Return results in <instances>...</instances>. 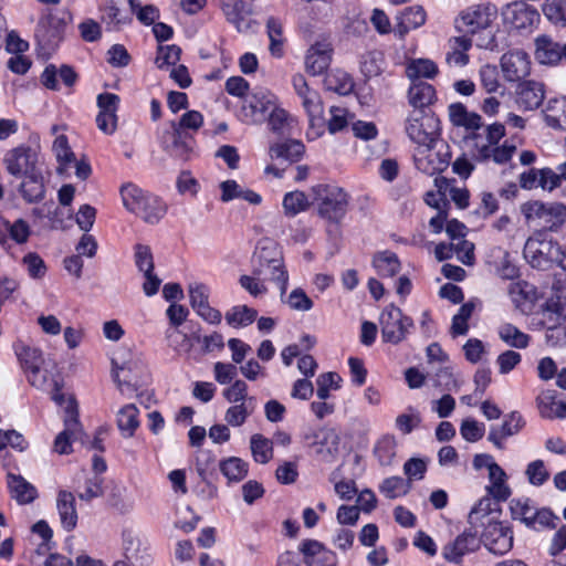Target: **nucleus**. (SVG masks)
I'll use <instances>...</instances> for the list:
<instances>
[{"instance_id": "obj_1", "label": "nucleus", "mask_w": 566, "mask_h": 566, "mask_svg": "<svg viewBox=\"0 0 566 566\" xmlns=\"http://www.w3.org/2000/svg\"><path fill=\"white\" fill-rule=\"evenodd\" d=\"M504 136L505 127L500 123L474 130L471 136L474 158L481 161L492 160L495 164L507 163L515 153L516 147L507 142L499 145V142Z\"/></svg>"}, {"instance_id": "obj_2", "label": "nucleus", "mask_w": 566, "mask_h": 566, "mask_svg": "<svg viewBox=\"0 0 566 566\" xmlns=\"http://www.w3.org/2000/svg\"><path fill=\"white\" fill-rule=\"evenodd\" d=\"M52 386L51 398L64 410V429L54 439L53 452L70 454L73 451L72 440L77 438L82 431L78 406L73 395L62 392V387L57 381H53Z\"/></svg>"}, {"instance_id": "obj_3", "label": "nucleus", "mask_w": 566, "mask_h": 566, "mask_svg": "<svg viewBox=\"0 0 566 566\" xmlns=\"http://www.w3.org/2000/svg\"><path fill=\"white\" fill-rule=\"evenodd\" d=\"M112 374L123 395H132L147 378L144 360L126 348H119L112 358Z\"/></svg>"}, {"instance_id": "obj_4", "label": "nucleus", "mask_w": 566, "mask_h": 566, "mask_svg": "<svg viewBox=\"0 0 566 566\" xmlns=\"http://www.w3.org/2000/svg\"><path fill=\"white\" fill-rule=\"evenodd\" d=\"M521 213L534 231L556 233L566 224V205L558 201L531 200L521 206Z\"/></svg>"}, {"instance_id": "obj_5", "label": "nucleus", "mask_w": 566, "mask_h": 566, "mask_svg": "<svg viewBox=\"0 0 566 566\" xmlns=\"http://www.w3.org/2000/svg\"><path fill=\"white\" fill-rule=\"evenodd\" d=\"M292 84L296 94L302 99V105L308 116L310 127L306 133L307 139L315 140L323 135L325 129L321 96L308 86L302 74H295L292 78Z\"/></svg>"}, {"instance_id": "obj_6", "label": "nucleus", "mask_w": 566, "mask_h": 566, "mask_svg": "<svg viewBox=\"0 0 566 566\" xmlns=\"http://www.w3.org/2000/svg\"><path fill=\"white\" fill-rule=\"evenodd\" d=\"M559 242L544 231H534L526 240L523 256L534 269L548 270L554 265Z\"/></svg>"}, {"instance_id": "obj_7", "label": "nucleus", "mask_w": 566, "mask_h": 566, "mask_svg": "<svg viewBox=\"0 0 566 566\" xmlns=\"http://www.w3.org/2000/svg\"><path fill=\"white\" fill-rule=\"evenodd\" d=\"M497 18V8L490 3L470 6L454 19V29L463 35H473L492 27Z\"/></svg>"}, {"instance_id": "obj_8", "label": "nucleus", "mask_w": 566, "mask_h": 566, "mask_svg": "<svg viewBox=\"0 0 566 566\" xmlns=\"http://www.w3.org/2000/svg\"><path fill=\"white\" fill-rule=\"evenodd\" d=\"M450 158L449 146L441 138L417 146L413 153L416 168L428 176L447 169Z\"/></svg>"}, {"instance_id": "obj_9", "label": "nucleus", "mask_w": 566, "mask_h": 566, "mask_svg": "<svg viewBox=\"0 0 566 566\" xmlns=\"http://www.w3.org/2000/svg\"><path fill=\"white\" fill-rule=\"evenodd\" d=\"M317 200L318 214L331 221L338 222L346 213L348 195L338 187L319 185L313 188Z\"/></svg>"}, {"instance_id": "obj_10", "label": "nucleus", "mask_w": 566, "mask_h": 566, "mask_svg": "<svg viewBox=\"0 0 566 566\" xmlns=\"http://www.w3.org/2000/svg\"><path fill=\"white\" fill-rule=\"evenodd\" d=\"M412 319L405 316L400 308L390 305L380 316L381 338L385 343H401L412 327Z\"/></svg>"}, {"instance_id": "obj_11", "label": "nucleus", "mask_w": 566, "mask_h": 566, "mask_svg": "<svg viewBox=\"0 0 566 566\" xmlns=\"http://www.w3.org/2000/svg\"><path fill=\"white\" fill-rule=\"evenodd\" d=\"M303 438L306 444L326 462L333 461L338 453L339 436L335 429L327 427L308 429Z\"/></svg>"}, {"instance_id": "obj_12", "label": "nucleus", "mask_w": 566, "mask_h": 566, "mask_svg": "<svg viewBox=\"0 0 566 566\" xmlns=\"http://www.w3.org/2000/svg\"><path fill=\"white\" fill-rule=\"evenodd\" d=\"M406 133L417 146L440 139L436 119L421 109H413L409 114L406 120Z\"/></svg>"}, {"instance_id": "obj_13", "label": "nucleus", "mask_w": 566, "mask_h": 566, "mask_svg": "<svg viewBox=\"0 0 566 566\" xmlns=\"http://www.w3.org/2000/svg\"><path fill=\"white\" fill-rule=\"evenodd\" d=\"M482 541L485 547L495 555H504L513 547V532L511 527L500 521L486 516Z\"/></svg>"}, {"instance_id": "obj_14", "label": "nucleus", "mask_w": 566, "mask_h": 566, "mask_svg": "<svg viewBox=\"0 0 566 566\" xmlns=\"http://www.w3.org/2000/svg\"><path fill=\"white\" fill-rule=\"evenodd\" d=\"M17 356L28 373L30 384L38 389H46L48 371L43 369L44 359L39 349L25 345L17 348Z\"/></svg>"}, {"instance_id": "obj_15", "label": "nucleus", "mask_w": 566, "mask_h": 566, "mask_svg": "<svg viewBox=\"0 0 566 566\" xmlns=\"http://www.w3.org/2000/svg\"><path fill=\"white\" fill-rule=\"evenodd\" d=\"M566 311V286L560 282L552 286V295L541 306L538 311L539 324L543 327L551 328L560 325V321Z\"/></svg>"}, {"instance_id": "obj_16", "label": "nucleus", "mask_w": 566, "mask_h": 566, "mask_svg": "<svg viewBox=\"0 0 566 566\" xmlns=\"http://www.w3.org/2000/svg\"><path fill=\"white\" fill-rule=\"evenodd\" d=\"M507 295L515 310L523 314H531L543 293L532 283L525 280L511 282L506 289Z\"/></svg>"}, {"instance_id": "obj_17", "label": "nucleus", "mask_w": 566, "mask_h": 566, "mask_svg": "<svg viewBox=\"0 0 566 566\" xmlns=\"http://www.w3.org/2000/svg\"><path fill=\"white\" fill-rule=\"evenodd\" d=\"M3 164L8 172L15 177L39 171L38 153L28 146H19L9 150L3 158Z\"/></svg>"}, {"instance_id": "obj_18", "label": "nucleus", "mask_w": 566, "mask_h": 566, "mask_svg": "<svg viewBox=\"0 0 566 566\" xmlns=\"http://www.w3.org/2000/svg\"><path fill=\"white\" fill-rule=\"evenodd\" d=\"M501 70L507 82H517L530 75L532 62L523 50H512L504 53L500 60Z\"/></svg>"}, {"instance_id": "obj_19", "label": "nucleus", "mask_w": 566, "mask_h": 566, "mask_svg": "<svg viewBox=\"0 0 566 566\" xmlns=\"http://www.w3.org/2000/svg\"><path fill=\"white\" fill-rule=\"evenodd\" d=\"M502 18L505 24L521 30L535 25L539 20V13L525 2L515 1L502 9Z\"/></svg>"}, {"instance_id": "obj_20", "label": "nucleus", "mask_w": 566, "mask_h": 566, "mask_svg": "<svg viewBox=\"0 0 566 566\" xmlns=\"http://www.w3.org/2000/svg\"><path fill=\"white\" fill-rule=\"evenodd\" d=\"M189 298L192 308L206 322L218 325L221 322V313L209 305V290L205 284L191 283L188 286Z\"/></svg>"}, {"instance_id": "obj_21", "label": "nucleus", "mask_w": 566, "mask_h": 566, "mask_svg": "<svg viewBox=\"0 0 566 566\" xmlns=\"http://www.w3.org/2000/svg\"><path fill=\"white\" fill-rule=\"evenodd\" d=\"M119 97L113 93H103L97 96V106L99 112L96 116V124L98 129L106 134L112 135L117 128V109Z\"/></svg>"}, {"instance_id": "obj_22", "label": "nucleus", "mask_w": 566, "mask_h": 566, "mask_svg": "<svg viewBox=\"0 0 566 566\" xmlns=\"http://www.w3.org/2000/svg\"><path fill=\"white\" fill-rule=\"evenodd\" d=\"M535 60L543 65H557L566 59V43L560 44L552 36L542 34L534 40Z\"/></svg>"}, {"instance_id": "obj_23", "label": "nucleus", "mask_w": 566, "mask_h": 566, "mask_svg": "<svg viewBox=\"0 0 566 566\" xmlns=\"http://www.w3.org/2000/svg\"><path fill=\"white\" fill-rule=\"evenodd\" d=\"M277 97L265 88L255 90L244 106L245 116L252 123H261L266 113H271L276 107Z\"/></svg>"}, {"instance_id": "obj_24", "label": "nucleus", "mask_w": 566, "mask_h": 566, "mask_svg": "<svg viewBox=\"0 0 566 566\" xmlns=\"http://www.w3.org/2000/svg\"><path fill=\"white\" fill-rule=\"evenodd\" d=\"M55 506L62 528L66 532L73 531L78 520L73 493L65 490L60 491L56 496Z\"/></svg>"}, {"instance_id": "obj_25", "label": "nucleus", "mask_w": 566, "mask_h": 566, "mask_svg": "<svg viewBox=\"0 0 566 566\" xmlns=\"http://www.w3.org/2000/svg\"><path fill=\"white\" fill-rule=\"evenodd\" d=\"M332 61V49L325 43H315L305 55V70L313 76L324 73Z\"/></svg>"}, {"instance_id": "obj_26", "label": "nucleus", "mask_w": 566, "mask_h": 566, "mask_svg": "<svg viewBox=\"0 0 566 566\" xmlns=\"http://www.w3.org/2000/svg\"><path fill=\"white\" fill-rule=\"evenodd\" d=\"M538 412L545 419H565L566 400L558 399L555 390H545L536 399Z\"/></svg>"}, {"instance_id": "obj_27", "label": "nucleus", "mask_w": 566, "mask_h": 566, "mask_svg": "<svg viewBox=\"0 0 566 566\" xmlns=\"http://www.w3.org/2000/svg\"><path fill=\"white\" fill-rule=\"evenodd\" d=\"M516 103L525 111L537 108L544 99V85L538 82L527 81L518 85Z\"/></svg>"}, {"instance_id": "obj_28", "label": "nucleus", "mask_w": 566, "mask_h": 566, "mask_svg": "<svg viewBox=\"0 0 566 566\" xmlns=\"http://www.w3.org/2000/svg\"><path fill=\"white\" fill-rule=\"evenodd\" d=\"M396 33L403 38L410 30L420 28L426 23L427 14L422 7H408L396 18Z\"/></svg>"}, {"instance_id": "obj_29", "label": "nucleus", "mask_w": 566, "mask_h": 566, "mask_svg": "<svg viewBox=\"0 0 566 566\" xmlns=\"http://www.w3.org/2000/svg\"><path fill=\"white\" fill-rule=\"evenodd\" d=\"M221 201L228 202L234 199H242L250 205L259 206L262 202V196L251 189L243 187L235 180H226L220 184Z\"/></svg>"}, {"instance_id": "obj_30", "label": "nucleus", "mask_w": 566, "mask_h": 566, "mask_svg": "<svg viewBox=\"0 0 566 566\" xmlns=\"http://www.w3.org/2000/svg\"><path fill=\"white\" fill-rule=\"evenodd\" d=\"M488 482L485 490L495 501L504 502L511 496L512 490L509 485V476L500 465L493 468L488 474Z\"/></svg>"}, {"instance_id": "obj_31", "label": "nucleus", "mask_w": 566, "mask_h": 566, "mask_svg": "<svg viewBox=\"0 0 566 566\" xmlns=\"http://www.w3.org/2000/svg\"><path fill=\"white\" fill-rule=\"evenodd\" d=\"M449 52L446 55V62L450 66L462 67L469 63L468 51L472 46V40L463 34L452 36L448 41Z\"/></svg>"}, {"instance_id": "obj_32", "label": "nucleus", "mask_w": 566, "mask_h": 566, "mask_svg": "<svg viewBox=\"0 0 566 566\" xmlns=\"http://www.w3.org/2000/svg\"><path fill=\"white\" fill-rule=\"evenodd\" d=\"M449 119L453 126L463 127L467 130H479L482 127V118L476 113L469 112L461 103H453L448 108Z\"/></svg>"}, {"instance_id": "obj_33", "label": "nucleus", "mask_w": 566, "mask_h": 566, "mask_svg": "<svg viewBox=\"0 0 566 566\" xmlns=\"http://www.w3.org/2000/svg\"><path fill=\"white\" fill-rule=\"evenodd\" d=\"M523 417L518 412H511L501 427L492 428L489 433V440L499 449L503 448L502 441L516 434L524 426Z\"/></svg>"}, {"instance_id": "obj_34", "label": "nucleus", "mask_w": 566, "mask_h": 566, "mask_svg": "<svg viewBox=\"0 0 566 566\" xmlns=\"http://www.w3.org/2000/svg\"><path fill=\"white\" fill-rule=\"evenodd\" d=\"M139 410L133 405L123 406L116 415V423L120 434L126 438H133L139 427Z\"/></svg>"}, {"instance_id": "obj_35", "label": "nucleus", "mask_w": 566, "mask_h": 566, "mask_svg": "<svg viewBox=\"0 0 566 566\" xmlns=\"http://www.w3.org/2000/svg\"><path fill=\"white\" fill-rule=\"evenodd\" d=\"M436 98L434 87L426 82H415L408 91V102L413 109L426 111Z\"/></svg>"}, {"instance_id": "obj_36", "label": "nucleus", "mask_w": 566, "mask_h": 566, "mask_svg": "<svg viewBox=\"0 0 566 566\" xmlns=\"http://www.w3.org/2000/svg\"><path fill=\"white\" fill-rule=\"evenodd\" d=\"M20 192L29 203L38 202L44 198L45 186L40 170L25 176L20 185Z\"/></svg>"}, {"instance_id": "obj_37", "label": "nucleus", "mask_w": 566, "mask_h": 566, "mask_svg": "<svg viewBox=\"0 0 566 566\" xmlns=\"http://www.w3.org/2000/svg\"><path fill=\"white\" fill-rule=\"evenodd\" d=\"M547 126L557 130L566 129V97L551 99L544 111Z\"/></svg>"}, {"instance_id": "obj_38", "label": "nucleus", "mask_w": 566, "mask_h": 566, "mask_svg": "<svg viewBox=\"0 0 566 566\" xmlns=\"http://www.w3.org/2000/svg\"><path fill=\"white\" fill-rule=\"evenodd\" d=\"M8 485L11 496L20 504H29L33 502L38 495L35 488L19 475L9 473Z\"/></svg>"}, {"instance_id": "obj_39", "label": "nucleus", "mask_w": 566, "mask_h": 566, "mask_svg": "<svg viewBox=\"0 0 566 566\" xmlns=\"http://www.w3.org/2000/svg\"><path fill=\"white\" fill-rule=\"evenodd\" d=\"M253 274L275 283L280 290L281 296L285 294L289 283V273L284 265V259L277 263H273L269 268L253 269Z\"/></svg>"}, {"instance_id": "obj_40", "label": "nucleus", "mask_w": 566, "mask_h": 566, "mask_svg": "<svg viewBox=\"0 0 566 566\" xmlns=\"http://www.w3.org/2000/svg\"><path fill=\"white\" fill-rule=\"evenodd\" d=\"M438 72V65L430 59H411L406 64V75L410 81L433 78Z\"/></svg>"}, {"instance_id": "obj_41", "label": "nucleus", "mask_w": 566, "mask_h": 566, "mask_svg": "<svg viewBox=\"0 0 566 566\" xmlns=\"http://www.w3.org/2000/svg\"><path fill=\"white\" fill-rule=\"evenodd\" d=\"M283 260V253L279 245L272 241H264L254 254V269H264Z\"/></svg>"}, {"instance_id": "obj_42", "label": "nucleus", "mask_w": 566, "mask_h": 566, "mask_svg": "<svg viewBox=\"0 0 566 566\" xmlns=\"http://www.w3.org/2000/svg\"><path fill=\"white\" fill-rule=\"evenodd\" d=\"M221 473L229 483L241 482L249 472V464L238 457H230L219 463Z\"/></svg>"}, {"instance_id": "obj_43", "label": "nucleus", "mask_w": 566, "mask_h": 566, "mask_svg": "<svg viewBox=\"0 0 566 566\" xmlns=\"http://www.w3.org/2000/svg\"><path fill=\"white\" fill-rule=\"evenodd\" d=\"M166 213V205L156 196L149 195L135 214L147 223H157Z\"/></svg>"}, {"instance_id": "obj_44", "label": "nucleus", "mask_w": 566, "mask_h": 566, "mask_svg": "<svg viewBox=\"0 0 566 566\" xmlns=\"http://www.w3.org/2000/svg\"><path fill=\"white\" fill-rule=\"evenodd\" d=\"M150 193L134 184H126L120 188L122 201L125 208L135 213Z\"/></svg>"}, {"instance_id": "obj_45", "label": "nucleus", "mask_w": 566, "mask_h": 566, "mask_svg": "<svg viewBox=\"0 0 566 566\" xmlns=\"http://www.w3.org/2000/svg\"><path fill=\"white\" fill-rule=\"evenodd\" d=\"M64 23L53 14H48L40 21L38 35L42 36L48 43H54L60 40Z\"/></svg>"}, {"instance_id": "obj_46", "label": "nucleus", "mask_w": 566, "mask_h": 566, "mask_svg": "<svg viewBox=\"0 0 566 566\" xmlns=\"http://www.w3.org/2000/svg\"><path fill=\"white\" fill-rule=\"evenodd\" d=\"M250 449L258 463L265 464L273 458L272 441L262 434L256 433L251 437Z\"/></svg>"}, {"instance_id": "obj_47", "label": "nucleus", "mask_w": 566, "mask_h": 566, "mask_svg": "<svg viewBox=\"0 0 566 566\" xmlns=\"http://www.w3.org/2000/svg\"><path fill=\"white\" fill-rule=\"evenodd\" d=\"M373 264L381 276L392 277L400 270V262L397 255L388 251L376 254Z\"/></svg>"}, {"instance_id": "obj_48", "label": "nucleus", "mask_w": 566, "mask_h": 566, "mask_svg": "<svg viewBox=\"0 0 566 566\" xmlns=\"http://www.w3.org/2000/svg\"><path fill=\"white\" fill-rule=\"evenodd\" d=\"M268 36L270 40L269 50L272 55L281 57L283 55V25L280 20L270 17L266 21Z\"/></svg>"}, {"instance_id": "obj_49", "label": "nucleus", "mask_w": 566, "mask_h": 566, "mask_svg": "<svg viewBox=\"0 0 566 566\" xmlns=\"http://www.w3.org/2000/svg\"><path fill=\"white\" fill-rule=\"evenodd\" d=\"M258 312L247 305H238L226 313V321L233 327H243L252 324Z\"/></svg>"}, {"instance_id": "obj_50", "label": "nucleus", "mask_w": 566, "mask_h": 566, "mask_svg": "<svg viewBox=\"0 0 566 566\" xmlns=\"http://www.w3.org/2000/svg\"><path fill=\"white\" fill-rule=\"evenodd\" d=\"M304 153V145L298 140L275 144L270 147V155L273 158L297 160Z\"/></svg>"}, {"instance_id": "obj_51", "label": "nucleus", "mask_w": 566, "mask_h": 566, "mask_svg": "<svg viewBox=\"0 0 566 566\" xmlns=\"http://www.w3.org/2000/svg\"><path fill=\"white\" fill-rule=\"evenodd\" d=\"M181 50L175 44L159 45L155 63L158 69L169 71L180 60Z\"/></svg>"}, {"instance_id": "obj_52", "label": "nucleus", "mask_w": 566, "mask_h": 566, "mask_svg": "<svg viewBox=\"0 0 566 566\" xmlns=\"http://www.w3.org/2000/svg\"><path fill=\"white\" fill-rule=\"evenodd\" d=\"M52 150L55 155L57 163L60 164L59 172H62L71 163L75 161V155L69 146L67 137L63 134L57 135L53 142Z\"/></svg>"}, {"instance_id": "obj_53", "label": "nucleus", "mask_w": 566, "mask_h": 566, "mask_svg": "<svg viewBox=\"0 0 566 566\" xmlns=\"http://www.w3.org/2000/svg\"><path fill=\"white\" fill-rule=\"evenodd\" d=\"M499 335L504 343L516 348H525L530 342V336L512 324L502 325Z\"/></svg>"}, {"instance_id": "obj_54", "label": "nucleus", "mask_w": 566, "mask_h": 566, "mask_svg": "<svg viewBox=\"0 0 566 566\" xmlns=\"http://www.w3.org/2000/svg\"><path fill=\"white\" fill-rule=\"evenodd\" d=\"M253 409V402L242 401L241 403L232 405L227 409L224 420L229 426L240 427L247 421Z\"/></svg>"}, {"instance_id": "obj_55", "label": "nucleus", "mask_w": 566, "mask_h": 566, "mask_svg": "<svg viewBox=\"0 0 566 566\" xmlns=\"http://www.w3.org/2000/svg\"><path fill=\"white\" fill-rule=\"evenodd\" d=\"M326 84L329 90L346 95L352 92L354 83L349 74L342 70L332 71L326 77Z\"/></svg>"}, {"instance_id": "obj_56", "label": "nucleus", "mask_w": 566, "mask_h": 566, "mask_svg": "<svg viewBox=\"0 0 566 566\" xmlns=\"http://www.w3.org/2000/svg\"><path fill=\"white\" fill-rule=\"evenodd\" d=\"M510 509L514 520H518L528 526L533 516H535L536 506L533 505L530 499H516L511 501Z\"/></svg>"}, {"instance_id": "obj_57", "label": "nucleus", "mask_w": 566, "mask_h": 566, "mask_svg": "<svg viewBox=\"0 0 566 566\" xmlns=\"http://www.w3.org/2000/svg\"><path fill=\"white\" fill-rule=\"evenodd\" d=\"M474 311V304L472 302H468L463 304L458 314H455L452 318L451 324V334L452 336L465 335L469 331L468 321L470 319L472 313Z\"/></svg>"}, {"instance_id": "obj_58", "label": "nucleus", "mask_w": 566, "mask_h": 566, "mask_svg": "<svg viewBox=\"0 0 566 566\" xmlns=\"http://www.w3.org/2000/svg\"><path fill=\"white\" fill-rule=\"evenodd\" d=\"M397 442L394 437L385 436L376 443L374 454L381 465H389L396 453Z\"/></svg>"}, {"instance_id": "obj_59", "label": "nucleus", "mask_w": 566, "mask_h": 566, "mask_svg": "<svg viewBox=\"0 0 566 566\" xmlns=\"http://www.w3.org/2000/svg\"><path fill=\"white\" fill-rule=\"evenodd\" d=\"M379 490L386 497L396 499L408 493L410 483L400 476H391L381 483Z\"/></svg>"}, {"instance_id": "obj_60", "label": "nucleus", "mask_w": 566, "mask_h": 566, "mask_svg": "<svg viewBox=\"0 0 566 566\" xmlns=\"http://www.w3.org/2000/svg\"><path fill=\"white\" fill-rule=\"evenodd\" d=\"M294 123V118L291 117L287 112L283 108L275 107L272 109L269 116V127L272 132L277 134H284L289 132Z\"/></svg>"}, {"instance_id": "obj_61", "label": "nucleus", "mask_w": 566, "mask_h": 566, "mask_svg": "<svg viewBox=\"0 0 566 566\" xmlns=\"http://www.w3.org/2000/svg\"><path fill=\"white\" fill-rule=\"evenodd\" d=\"M308 207V200L302 191H291L283 198L284 212L287 216H295Z\"/></svg>"}, {"instance_id": "obj_62", "label": "nucleus", "mask_w": 566, "mask_h": 566, "mask_svg": "<svg viewBox=\"0 0 566 566\" xmlns=\"http://www.w3.org/2000/svg\"><path fill=\"white\" fill-rule=\"evenodd\" d=\"M500 260L495 264L496 274L503 280H510L511 282L518 280L520 269L513 263L510 254L505 251H499Z\"/></svg>"}, {"instance_id": "obj_63", "label": "nucleus", "mask_w": 566, "mask_h": 566, "mask_svg": "<svg viewBox=\"0 0 566 566\" xmlns=\"http://www.w3.org/2000/svg\"><path fill=\"white\" fill-rule=\"evenodd\" d=\"M105 21L108 25H112L113 29L119 30L122 27L132 22V15L118 8L114 1L109 2L105 8Z\"/></svg>"}, {"instance_id": "obj_64", "label": "nucleus", "mask_w": 566, "mask_h": 566, "mask_svg": "<svg viewBox=\"0 0 566 566\" xmlns=\"http://www.w3.org/2000/svg\"><path fill=\"white\" fill-rule=\"evenodd\" d=\"M543 13L551 22L566 25V0H549L544 4Z\"/></svg>"}]
</instances>
